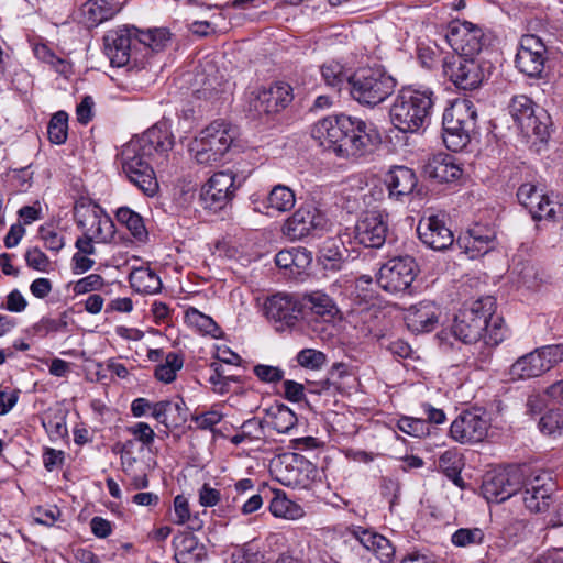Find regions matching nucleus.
I'll return each instance as SVG.
<instances>
[{
	"instance_id": "37",
	"label": "nucleus",
	"mask_w": 563,
	"mask_h": 563,
	"mask_svg": "<svg viewBox=\"0 0 563 563\" xmlns=\"http://www.w3.org/2000/svg\"><path fill=\"white\" fill-rule=\"evenodd\" d=\"M321 75L328 86L340 90L344 84L350 86L352 74L339 62L331 60L322 65Z\"/></svg>"
},
{
	"instance_id": "61",
	"label": "nucleus",
	"mask_w": 563,
	"mask_h": 563,
	"mask_svg": "<svg viewBox=\"0 0 563 563\" xmlns=\"http://www.w3.org/2000/svg\"><path fill=\"white\" fill-rule=\"evenodd\" d=\"M129 432L145 446H150L154 442V430L145 422L135 423L129 428Z\"/></svg>"
},
{
	"instance_id": "64",
	"label": "nucleus",
	"mask_w": 563,
	"mask_h": 563,
	"mask_svg": "<svg viewBox=\"0 0 563 563\" xmlns=\"http://www.w3.org/2000/svg\"><path fill=\"white\" fill-rule=\"evenodd\" d=\"M351 534L355 537L366 550L371 551L374 547L377 532L361 526H354L351 528Z\"/></svg>"
},
{
	"instance_id": "43",
	"label": "nucleus",
	"mask_w": 563,
	"mask_h": 563,
	"mask_svg": "<svg viewBox=\"0 0 563 563\" xmlns=\"http://www.w3.org/2000/svg\"><path fill=\"white\" fill-rule=\"evenodd\" d=\"M68 115L64 111L56 112L47 126L48 139L54 144H63L67 140Z\"/></svg>"
},
{
	"instance_id": "4",
	"label": "nucleus",
	"mask_w": 563,
	"mask_h": 563,
	"mask_svg": "<svg viewBox=\"0 0 563 563\" xmlns=\"http://www.w3.org/2000/svg\"><path fill=\"white\" fill-rule=\"evenodd\" d=\"M477 126V110L470 99H457L443 113V142L452 152L462 151Z\"/></svg>"
},
{
	"instance_id": "5",
	"label": "nucleus",
	"mask_w": 563,
	"mask_h": 563,
	"mask_svg": "<svg viewBox=\"0 0 563 563\" xmlns=\"http://www.w3.org/2000/svg\"><path fill=\"white\" fill-rule=\"evenodd\" d=\"M396 80L380 67H364L350 77V93L361 104L374 107L395 90Z\"/></svg>"
},
{
	"instance_id": "10",
	"label": "nucleus",
	"mask_w": 563,
	"mask_h": 563,
	"mask_svg": "<svg viewBox=\"0 0 563 563\" xmlns=\"http://www.w3.org/2000/svg\"><path fill=\"white\" fill-rule=\"evenodd\" d=\"M522 489L519 490L525 507L531 512H544L549 509L555 484L552 476L542 470L526 466Z\"/></svg>"
},
{
	"instance_id": "55",
	"label": "nucleus",
	"mask_w": 563,
	"mask_h": 563,
	"mask_svg": "<svg viewBox=\"0 0 563 563\" xmlns=\"http://www.w3.org/2000/svg\"><path fill=\"white\" fill-rule=\"evenodd\" d=\"M223 418V415L212 408L201 413H195L191 417V421L196 423V427L201 430H213V427L218 424Z\"/></svg>"
},
{
	"instance_id": "27",
	"label": "nucleus",
	"mask_w": 563,
	"mask_h": 563,
	"mask_svg": "<svg viewBox=\"0 0 563 563\" xmlns=\"http://www.w3.org/2000/svg\"><path fill=\"white\" fill-rule=\"evenodd\" d=\"M386 185L389 198L402 201L410 196L418 184V178L411 168L394 166L386 176Z\"/></svg>"
},
{
	"instance_id": "45",
	"label": "nucleus",
	"mask_w": 563,
	"mask_h": 563,
	"mask_svg": "<svg viewBox=\"0 0 563 563\" xmlns=\"http://www.w3.org/2000/svg\"><path fill=\"white\" fill-rule=\"evenodd\" d=\"M264 434L263 423L256 418L249 419L242 423L240 431L231 438L234 445L245 441L260 440Z\"/></svg>"
},
{
	"instance_id": "44",
	"label": "nucleus",
	"mask_w": 563,
	"mask_h": 563,
	"mask_svg": "<svg viewBox=\"0 0 563 563\" xmlns=\"http://www.w3.org/2000/svg\"><path fill=\"white\" fill-rule=\"evenodd\" d=\"M485 534L481 528H460L451 536V542L457 548L479 545L484 542Z\"/></svg>"
},
{
	"instance_id": "31",
	"label": "nucleus",
	"mask_w": 563,
	"mask_h": 563,
	"mask_svg": "<svg viewBox=\"0 0 563 563\" xmlns=\"http://www.w3.org/2000/svg\"><path fill=\"white\" fill-rule=\"evenodd\" d=\"M303 309L308 308L323 321H332L340 312L333 299L321 291H313L302 298Z\"/></svg>"
},
{
	"instance_id": "63",
	"label": "nucleus",
	"mask_w": 563,
	"mask_h": 563,
	"mask_svg": "<svg viewBox=\"0 0 563 563\" xmlns=\"http://www.w3.org/2000/svg\"><path fill=\"white\" fill-rule=\"evenodd\" d=\"M175 520L177 525H184L190 519L189 504L185 496L177 495L174 498Z\"/></svg>"
},
{
	"instance_id": "8",
	"label": "nucleus",
	"mask_w": 563,
	"mask_h": 563,
	"mask_svg": "<svg viewBox=\"0 0 563 563\" xmlns=\"http://www.w3.org/2000/svg\"><path fill=\"white\" fill-rule=\"evenodd\" d=\"M508 109L515 123L526 136H536L541 142L548 140L551 118L544 109L536 107L533 101L525 95L515 96Z\"/></svg>"
},
{
	"instance_id": "18",
	"label": "nucleus",
	"mask_w": 563,
	"mask_h": 563,
	"mask_svg": "<svg viewBox=\"0 0 563 563\" xmlns=\"http://www.w3.org/2000/svg\"><path fill=\"white\" fill-rule=\"evenodd\" d=\"M387 233V217L378 211L362 213L352 229L354 241L371 249L382 247L386 241Z\"/></svg>"
},
{
	"instance_id": "2",
	"label": "nucleus",
	"mask_w": 563,
	"mask_h": 563,
	"mask_svg": "<svg viewBox=\"0 0 563 563\" xmlns=\"http://www.w3.org/2000/svg\"><path fill=\"white\" fill-rule=\"evenodd\" d=\"M313 132L322 146L340 157L363 155L371 141L367 123L345 114L320 120Z\"/></svg>"
},
{
	"instance_id": "7",
	"label": "nucleus",
	"mask_w": 563,
	"mask_h": 563,
	"mask_svg": "<svg viewBox=\"0 0 563 563\" xmlns=\"http://www.w3.org/2000/svg\"><path fill=\"white\" fill-rule=\"evenodd\" d=\"M495 311V298L482 297L466 305L455 316L453 335L464 343H475L482 339L488 319Z\"/></svg>"
},
{
	"instance_id": "28",
	"label": "nucleus",
	"mask_w": 563,
	"mask_h": 563,
	"mask_svg": "<svg viewBox=\"0 0 563 563\" xmlns=\"http://www.w3.org/2000/svg\"><path fill=\"white\" fill-rule=\"evenodd\" d=\"M80 11L87 27H96L114 18L121 11V7L109 0H87Z\"/></svg>"
},
{
	"instance_id": "54",
	"label": "nucleus",
	"mask_w": 563,
	"mask_h": 563,
	"mask_svg": "<svg viewBox=\"0 0 563 563\" xmlns=\"http://www.w3.org/2000/svg\"><path fill=\"white\" fill-rule=\"evenodd\" d=\"M543 195L542 190H539L537 186L531 183L522 184L517 191L519 202L528 210L534 207L536 201L543 197Z\"/></svg>"
},
{
	"instance_id": "34",
	"label": "nucleus",
	"mask_w": 563,
	"mask_h": 563,
	"mask_svg": "<svg viewBox=\"0 0 563 563\" xmlns=\"http://www.w3.org/2000/svg\"><path fill=\"white\" fill-rule=\"evenodd\" d=\"M271 427L278 433H288L297 424V416L287 406L280 404L267 410Z\"/></svg>"
},
{
	"instance_id": "51",
	"label": "nucleus",
	"mask_w": 563,
	"mask_h": 563,
	"mask_svg": "<svg viewBox=\"0 0 563 563\" xmlns=\"http://www.w3.org/2000/svg\"><path fill=\"white\" fill-rule=\"evenodd\" d=\"M298 364L309 369H320L327 362L323 352L313 349L301 350L296 357Z\"/></svg>"
},
{
	"instance_id": "3",
	"label": "nucleus",
	"mask_w": 563,
	"mask_h": 563,
	"mask_svg": "<svg viewBox=\"0 0 563 563\" xmlns=\"http://www.w3.org/2000/svg\"><path fill=\"white\" fill-rule=\"evenodd\" d=\"M433 106L431 89L404 87L391 104V123L404 133H417L429 125Z\"/></svg>"
},
{
	"instance_id": "33",
	"label": "nucleus",
	"mask_w": 563,
	"mask_h": 563,
	"mask_svg": "<svg viewBox=\"0 0 563 563\" xmlns=\"http://www.w3.org/2000/svg\"><path fill=\"white\" fill-rule=\"evenodd\" d=\"M131 286L140 294H155L161 290V278L150 268H137L130 274Z\"/></svg>"
},
{
	"instance_id": "40",
	"label": "nucleus",
	"mask_w": 563,
	"mask_h": 563,
	"mask_svg": "<svg viewBox=\"0 0 563 563\" xmlns=\"http://www.w3.org/2000/svg\"><path fill=\"white\" fill-rule=\"evenodd\" d=\"M183 356L170 352L166 355L165 362L156 366L155 377L163 383H172L176 378V373L183 368Z\"/></svg>"
},
{
	"instance_id": "25",
	"label": "nucleus",
	"mask_w": 563,
	"mask_h": 563,
	"mask_svg": "<svg viewBox=\"0 0 563 563\" xmlns=\"http://www.w3.org/2000/svg\"><path fill=\"white\" fill-rule=\"evenodd\" d=\"M457 244L471 258L484 255L496 246V230L477 223L467 230L466 235L457 239Z\"/></svg>"
},
{
	"instance_id": "12",
	"label": "nucleus",
	"mask_w": 563,
	"mask_h": 563,
	"mask_svg": "<svg viewBox=\"0 0 563 563\" xmlns=\"http://www.w3.org/2000/svg\"><path fill=\"white\" fill-rule=\"evenodd\" d=\"M563 361V347L547 345L519 357L510 367L512 377H538Z\"/></svg>"
},
{
	"instance_id": "53",
	"label": "nucleus",
	"mask_w": 563,
	"mask_h": 563,
	"mask_svg": "<svg viewBox=\"0 0 563 563\" xmlns=\"http://www.w3.org/2000/svg\"><path fill=\"white\" fill-rule=\"evenodd\" d=\"M529 212L534 220H556V203L543 195V197L536 201L534 207L529 209Z\"/></svg>"
},
{
	"instance_id": "56",
	"label": "nucleus",
	"mask_w": 563,
	"mask_h": 563,
	"mask_svg": "<svg viewBox=\"0 0 563 563\" xmlns=\"http://www.w3.org/2000/svg\"><path fill=\"white\" fill-rule=\"evenodd\" d=\"M103 285L104 280L99 274H90L77 280L74 285L73 290L76 295H82L95 290H99L103 287Z\"/></svg>"
},
{
	"instance_id": "15",
	"label": "nucleus",
	"mask_w": 563,
	"mask_h": 563,
	"mask_svg": "<svg viewBox=\"0 0 563 563\" xmlns=\"http://www.w3.org/2000/svg\"><path fill=\"white\" fill-rule=\"evenodd\" d=\"M417 272L418 267L412 257H394L379 268L377 283L388 292H401L411 286Z\"/></svg>"
},
{
	"instance_id": "59",
	"label": "nucleus",
	"mask_w": 563,
	"mask_h": 563,
	"mask_svg": "<svg viewBox=\"0 0 563 563\" xmlns=\"http://www.w3.org/2000/svg\"><path fill=\"white\" fill-rule=\"evenodd\" d=\"M66 328L67 322L63 319L43 318L34 325V331L41 336H46L51 332H60Z\"/></svg>"
},
{
	"instance_id": "49",
	"label": "nucleus",
	"mask_w": 563,
	"mask_h": 563,
	"mask_svg": "<svg viewBox=\"0 0 563 563\" xmlns=\"http://www.w3.org/2000/svg\"><path fill=\"white\" fill-rule=\"evenodd\" d=\"M186 320L196 325L201 332L206 334H210L212 336H217V332L219 331L216 322L208 316L201 313L195 308H190L186 311Z\"/></svg>"
},
{
	"instance_id": "11",
	"label": "nucleus",
	"mask_w": 563,
	"mask_h": 563,
	"mask_svg": "<svg viewBox=\"0 0 563 563\" xmlns=\"http://www.w3.org/2000/svg\"><path fill=\"white\" fill-rule=\"evenodd\" d=\"M489 65L477 57L455 56L445 60L443 71L459 89L475 90L487 77Z\"/></svg>"
},
{
	"instance_id": "35",
	"label": "nucleus",
	"mask_w": 563,
	"mask_h": 563,
	"mask_svg": "<svg viewBox=\"0 0 563 563\" xmlns=\"http://www.w3.org/2000/svg\"><path fill=\"white\" fill-rule=\"evenodd\" d=\"M295 202V192L289 187L276 185L266 198V208L278 212H286L292 209Z\"/></svg>"
},
{
	"instance_id": "22",
	"label": "nucleus",
	"mask_w": 563,
	"mask_h": 563,
	"mask_svg": "<svg viewBox=\"0 0 563 563\" xmlns=\"http://www.w3.org/2000/svg\"><path fill=\"white\" fill-rule=\"evenodd\" d=\"M417 232L420 241L435 251L449 249L454 242V235L443 218L438 214L423 217L419 220Z\"/></svg>"
},
{
	"instance_id": "23",
	"label": "nucleus",
	"mask_w": 563,
	"mask_h": 563,
	"mask_svg": "<svg viewBox=\"0 0 563 563\" xmlns=\"http://www.w3.org/2000/svg\"><path fill=\"white\" fill-rule=\"evenodd\" d=\"M324 217L311 205L300 207L288 218L283 225V233L288 239L300 240L310 234L312 230L324 225Z\"/></svg>"
},
{
	"instance_id": "48",
	"label": "nucleus",
	"mask_w": 563,
	"mask_h": 563,
	"mask_svg": "<svg viewBox=\"0 0 563 563\" xmlns=\"http://www.w3.org/2000/svg\"><path fill=\"white\" fill-rule=\"evenodd\" d=\"M173 543L176 549L175 559L178 563H186V556L195 554L196 550L200 549L197 538L189 533L174 538Z\"/></svg>"
},
{
	"instance_id": "46",
	"label": "nucleus",
	"mask_w": 563,
	"mask_h": 563,
	"mask_svg": "<svg viewBox=\"0 0 563 563\" xmlns=\"http://www.w3.org/2000/svg\"><path fill=\"white\" fill-rule=\"evenodd\" d=\"M397 428L404 433L415 437V438H423L430 434V426L422 418H413L408 416H402L397 421Z\"/></svg>"
},
{
	"instance_id": "62",
	"label": "nucleus",
	"mask_w": 563,
	"mask_h": 563,
	"mask_svg": "<svg viewBox=\"0 0 563 563\" xmlns=\"http://www.w3.org/2000/svg\"><path fill=\"white\" fill-rule=\"evenodd\" d=\"M175 408V410H179L180 409V404L179 402H172L169 400H164V401H158V402H155L153 404L152 406V416L161 423L163 424H166L167 426V420H168V412Z\"/></svg>"
},
{
	"instance_id": "26",
	"label": "nucleus",
	"mask_w": 563,
	"mask_h": 563,
	"mask_svg": "<svg viewBox=\"0 0 563 563\" xmlns=\"http://www.w3.org/2000/svg\"><path fill=\"white\" fill-rule=\"evenodd\" d=\"M282 465L280 482L286 486H306L316 472L314 465L297 453L285 456Z\"/></svg>"
},
{
	"instance_id": "6",
	"label": "nucleus",
	"mask_w": 563,
	"mask_h": 563,
	"mask_svg": "<svg viewBox=\"0 0 563 563\" xmlns=\"http://www.w3.org/2000/svg\"><path fill=\"white\" fill-rule=\"evenodd\" d=\"M238 135V130L224 120H216L203 129L195 140L191 151L197 163L212 165L229 151Z\"/></svg>"
},
{
	"instance_id": "24",
	"label": "nucleus",
	"mask_w": 563,
	"mask_h": 563,
	"mask_svg": "<svg viewBox=\"0 0 563 563\" xmlns=\"http://www.w3.org/2000/svg\"><path fill=\"white\" fill-rule=\"evenodd\" d=\"M441 308L432 300H421L405 310L407 328L415 333L431 332L439 323Z\"/></svg>"
},
{
	"instance_id": "29",
	"label": "nucleus",
	"mask_w": 563,
	"mask_h": 563,
	"mask_svg": "<svg viewBox=\"0 0 563 563\" xmlns=\"http://www.w3.org/2000/svg\"><path fill=\"white\" fill-rule=\"evenodd\" d=\"M91 225L87 229L88 235L95 239L97 243H109L115 232L112 219L98 206H93L89 210Z\"/></svg>"
},
{
	"instance_id": "41",
	"label": "nucleus",
	"mask_w": 563,
	"mask_h": 563,
	"mask_svg": "<svg viewBox=\"0 0 563 563\" xmlns=\"http://www.w3.org/2000/svg\"><path fill=\"white\" fill-rule=\"evenodd\" d=\"M379 310L377 307L361 309L353 316L354 327L360 330L363 336L375 333L378 323Z\"/></svg>"
},
{
	"instance_id": "19",
	"label": "nucleus",
	"mask_w": 563,
	"mask_h": 563,
	"mask_svg": "<svg viewBox=\"0 0 563 563\" xmlns=\"http://www.w3.org/2000/svg\"><path fill=\"white\" fill-rule=\"evenodd\" d=\"M547 60V47L534 34H526L520 38L515 64L518 70L529 77H541Z\"/></svg>"
},
{
	"instance_id": "47",
	"label": "nucleus",
	"mask_w": 563,
	"mask_h": 563,
	"mask_svg": "<svg viewBox=\"0 0 563 563\" xmlns=\"http://www.w3.org/2000/svg\"><path fill=\"white\" fill-rule=\"evenodd\" d=\"M41 240L46 249L53 252H59L65 245V238L59 230L53 224H43L38 229Z\"/></svg>"
},
{
	"instance_id": "50",
	"label": "nucleus",
	"mask_w": 563,
	"mask_h": 563,
	"mask_svg": "<svg viewBox=\"0 0 563 563\" xmlns=\"http://www.w3.org/2000/svg\"><path fill=\"white\" fill-rule=\"evenodd\" d=\"M539 429L544 434H553L560 429H563V409L551 408L545 415L540 418Z\"/></svg>"
},
{
	"instance_id": "14",
	"label": "nucleus",
	"mask_w": 563,
	"mask_h": 563,
	"mask_svg": "<svg viewBox=\"0 0 563 563\" xmlns=\"http://www.w3.org/2000/svg\"><path fill=\"white\" fill-rule=\"evenodd\" d=\"M445 37L457 56L466 57H477L487 41L481 26L462 20L449 24Z\"/></svg>"
},
{
	"instance_id": "32",
	"label": "nucleus",
	"mask_w": 563,
	"mask_h": 563,
	"mask_svg": "<svg viewBox=\"0 0 563 563\" xmlns=\"http://www.w3.org/2000/svg\"><path fill=\"white\" fill-rule=\"evenodd\" d=\"M318 263L324 271L338 272L344 265L343 253L334 240L325 241L319 250Z\"/></svg>"
},
{
	"instance_id": "52",
	"label": "nucleus",
	"mask_w": 563,
	"mask_h": 563,
	"mask_svg": "<svg viewBox=\"0 0 563 563\" xmlns=\"http://www.w3.org/2000/svg\"><path fill=\"white\" fill-rule=\"evenodd\" d=\"M505 338V330L503 328V319L498 316L492 314L488 319L487 328L484 331L482 339L487 345H497Z\"/></svg>"
},
{
	"instance_id": "21",
	"label": "nucleus",
	"mask_w": 563,
	"mask_h": 563,
	"mask_svg": "<svg viewBox=\"0 0 563 563\" xmlns=\"http://www.w3.org/2000/svg\"><path fill=\"white\" fill-rule=\"evenodd\" d=\"M265 312L268 319L292 327L303 316V302L298 297L278 292L265 301Z\"/></svg>"
},
{
	"instance_id": "38",
	"label": "nucleus",
	"mask_w": 563,
	"mask_h": 563,
	"mask_svg": "<svg viewBox=\"0 0 563 563\" xmlns=\"http://www.w3.org/2000/svg\"><path fill=\"white\" fill-rule=\"evenodd\" d=\"M269 511L275 517L292 520L300 518L303 515V510L298 505L279 493H277L271 500Z\"/></svg>"
},
{
	"instance_id": "42",
	"label": "nucleus",
	"mask_w": 563,
	"mask_h": 563,
	"mask_svg": "<svg viewBox=\"0 0 563 563\" xmlns=\"http://www.w3.org/2000/svg\"><path fill=\"white\" fill-rule=\"evenodd\" d=\"M137 46L143 45L152 51H161L169 41V32L166 29H153L141 31L137 29Z\"/></svg>"
},
{
	"instance_id": "17",
	"label": "nucleus",
	"mask_w": 563,
	"mask_h": 563,
	"mask_svg": "<svg viewBox=\"0 0 563 563\" xmlns=\"http://www.w3.org/2000/svg\"><path fill=\"white\" fill-rule=\"evenodd\" d=\"M137 29L123 25L110 30L103 37L104 52L112 66L123 67L130 63L137 48Z\"/></svg>"
},
{
	"instance_id": "58",
	"label": "nucleus",
	"mask_w": 563,
	"mask_h": 563,
	"mask_svg": "<svg viewBox=\"0 0 563 563\" xmlns=\"http://www.w3.org/2000/svg\"><path fill=\"white\" fill-rule=\"evenodd\" d=\"M254 374L264 383H278L284 378V371L272 365L258 364L254 366Z\"/></svg>"
},
{
	"instance_id": "13",
	"label": "nucleus",
	"mask_w": 563,
	"mask_h": 563,
	"mask_svg": "<svg viewBox=\"0 0 563 563\" xmlns=\"http://www.w3.org/2000/svg\"><path fill=\"white\" fill-rule=\"evenodd\" d=\"M240 187L241 181H236V175L233 172L223 170L213 174L201 188L200 198L203 208L212 212L224 209Z\"/></svg>"
},
{
	"instance_id": "1",
	"label": "nucleus",
	"mask_w": 563,
	"mask_h": 563,
	"mask_svg": "<svg viewBox=\"0 0 563 563\" xmlns=\"http://www.w3.org/2000/svg\"><path fill=\"white\" fill-rule=\"evenodd\" d=\"M173 144L167 123L159 122L142 135L133 137L121 150L119 161L124 175L148 197H153L158 190V183L150 163L151 157L155 153L172 150Z\"/></svg>"
},
{
	"instance_id": "57",
	"label": "nucleus",
	"mask_w": 563,
	"mask_h": 563,
	"mask_svg": "<svg viewBox=\"0 0 563 563\" xmlns=\"http://www.w3.org/2000/svg\"><path fill=\"white\" fill-rule=\"evenodd\" d=\"M371 551L384 563L389 562L395 555V547L387 538L379 533H377Z\"/></svg>"
},
{
	"instance_id": "30",
	"label": "nucleus",
	"mask_w": 563,
	"mask_h": 563,
	"mask_svg": "<svg viewBox=\"0 0 563 563\" xmlns=\"http://www.w3.org/2000/svg\"><path fill=\"white\" fill-rule=\"evenodd\" d=\"M427 173L440 183H449L460 178L462 169L455 164L453 156L438 154L428 163Z\"/></svg>"
},
{
	"instance_id": "60",
	"label": "nucleus",
	"mask_w": 563,
	"mask_h": 563,
	"mask_svg": "<svg viewBox=\"0 0 563 563\" xmlns=\"http://www.w3.org/2000/svg\"><path fill=\"white\" fill-rule=\"evenodd\" d=\"M25 261L29 267L45 272L49 265V260L38 247H32L25 252Z\"/></svg>"
},
{
	"instance_id": "36",
	"label": "nucleus",
	"mask_w": 563,
	"mask_h": 563,
	"mask_svg": "<svg viewBox=\"0 0 563 563\" xmlns=\"http://www.w3.org/2000/svg\"><path fill=\"white\" fill-rule=\"evenodd\" d=\"M117 220L126 227L131 234L139 241L147 238V231L142 217L128 207H121L117 211Z\"/></svg>"
},
{
	"instance_id": "39",
	"label": "nucleus",
	"mask_w": 563,
	"mask_h": 563,
	"mask_svg": "<svg viewBox=\"0 0 563 563\" xmlns=\"http://www.w3.org/2000/svg\"><path fill=\"white\" fill-rule=\"evenodd\" d=\"M438 466L456 486H463V479L460 475L462 462L456 452L445 451L442 453L439 457Z\"/></svg>"
},
{
	"instance_id": "16",
	"label": "nucleus",
	"mask_w": 563,
	"mask_h": 563,
	"mask_svg": "<svg viewBox=\"0 0 563 563\" xmlns=\"http://www.w3.org/2000/svg\"><path fill=\"white\" fill-rule=\"evenodd\" d=\"M292 100L291 87L278 82L268 88L256 89L250 92L247 110L253 117L271 114L286 108Z\"/></svg>"
},
{
	"instance_id": "20",
	"label": "nucleus",
	"mask_w": 563,
	"mask_h": 563,
	"mask_svg": "<svg viewBox=\"0 0 563 563\" xmlns=\"http://www.w3.org/2000/svg\"><path fill=\"white\" fill-rule=\"evenodd\" d=\"M488 428L489 423L484 412L464 411L451 423L450 434L460 443L481 442L487 435Z\"/></svg>"
},
{
	"instance_id": "9",
	"label": "nucleus",
	"mask_w": 563,
	"mask_h": 563,
	"mask_svg": "<svg viewBox=\"0 0 563 563\" xmlns=\"http://www.w3.org/2000/svg\"><path fill=\"white\" fill-rule=\"evenodd\" d=\"M527 465H510L488 472L482 484V494L488 503H503L522 489Z\"/></svg>"
}]
</instances>
